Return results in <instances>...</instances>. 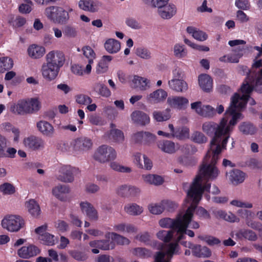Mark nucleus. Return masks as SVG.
Listing matches in <instances>:
<instances>
[{"mask_svg":"<svg viewBox=\"0 0 262 262\" xmlns=\"http://www.w3.org/2000/svg\"><path fill=\"white\" fill-rule=\"evenodd\" d=\"M237 95L232 99L231 105L226 110L224 117L219 124L214 122H206L202 125V130L208 136L214 137L210 143V152L216 153L222 152V150L226 148V145L234 126L239 120L242 118V115L239 113L241 105L237 107ZM244 101L242 100L240 104H244Z\"/></svg>","mask_w":262,"mask_h":262,"instance_id":"obj_1","label":"nucleus"},{"mask_svg":"<svg viewBox=\"0 0 262 262\" xmlns=\"http://www.w3.org/2000/svg\"><path fill=\"white\" fill-rule=\"evenodd\" d=\"M221 152L216 153V158L214 159L215 158V153L210 152V150H208L199 172L187 191V200L198 204L202 198L203 192L207 190L210 187V184L208 183V181L215 180L217 178L220 171L216 167L215 164L220 158Z\"/></svg>","mask_w":262,"mask_h":262,"instance_id":"obj_2","label":"nucleus"},{"mask_svg":"<svg viewBox=\"0 0 262 262\" xmlns=\"http://www.w3.org/2000/svg\"><path fill=\"white\" fill-rule=\"evenodd\" d=\"M177 230H162L157 233V238L164 243L156 241L154 246L160 250L155 256V262H170L174 255L180 253V247L176 238Z\"/></svg>","mask_w":262,"mask_h":262,"instance_id":"obj_3","label":"nucleus"},{"mask_svg":"<svg viewBox=\"0 0 262 262\" xmlns=\"http://www.w3.org/2000/svg\"><path fill=\"white\" fill-rule=\"evenodd\" d=\"M258 62V59H256V60L253 64L249 75L243 82L240 91L238 93H235L231 98L230 104H231L232 98L235 95H237L236 98L238 100L236 103L237 107L238 105H240L242 100L244 101V104L241 105V110L238 112L242 115V118H243V116L241 112L245 108L246 103L248 102L251 105L255 104V100L249 97V95L252 91L254 89L259 93H262V72L261 71H258L257 69H259V68L255 65ZM259 69H260V68Z\"/></svg>","mask_w":262,"mask_h":262,"instance_id":"obj_4","label":"nucleus"},{"mask_svg":"<svg viewBox=\"0 0 262 262\" xmlns=\"http://www.w3.org/2000/svg\"><path fill=\"white\" fill-rule=\"evenodd\" d=\"M186 204H188L189 206L188 207L185 212L183 214V219L182 220L178 229L177 233H176V238L177 241H179V243L185 238V234L188 235L191 237L194 236V232L191 230H187V228L193 216V213L198 204L193 203L192 201L187 200V199H186L184 205H186Z\"/></svg>","mask_w":262,"mask_h":262,"instance_id":"obj_5","label":"nucleus"},{"mask_svg":"<svg viewBox=\"0 0 262 262\" xmlns=\"http://www.w3.org/2000/svg\"><path fill=\"white\" fill-rule=\"evenodd\" d=\"M1 226L8 232H17L24 227L25 221L20 215L8 214L2 220Z\"/></svg>","mask_w":262,"mask_h":262,"instance_id":"obj_6","label":"nucleus"},{"mask_svg":"<svg viewBox=\"0 0 262 262\" xmlns=\"http://www.w3.org/2000/svg\"><path fill=\"white\" fill-rule=\"evenodd\" d=\"M117 152L114 148L107 145L99 146L95 151L93 158L100 163H104L115 160Z\"/></svg>","mask_w":262,"mask_h":262,"instance_id":"obj_7","label":"nucleus"},{"mask_svg":"<svg viewBox=\"0 0 262 262\" xmlns=\"http://www.w3.org/2000/svg\"><path fill=\"white\" fill-rule=\"evenodd\" d=\"M93 145V141L90 138L80 137L70 142L69 151L75 153H83L91 150Z\"/></svg>","mask_w":262,"mask_h":262,"instance_id":"obj_8","label":"nucleus"},{"mask_svg":"<svg viewBox=\"0 0 262 262\" xmlns=\"http://www.w3.org/2000/svg\"><path fill=\"white\" fill-rule=\"evenodd\" d=\"M23 145L27 150L33 151L42 150L45 147V142L43 140L32 135L25 137L23 139Z\"/></svg>","mask_w":262,"mask_h":262,"instance_id":"obj_9","label":"nucleus"},{"mask_svg":"<svg viewBox=\"0 0 262 262\" xmlns=\"http://www.w3.org/2000/svg\"><path fill=\"white\" fill-rule=\"evenodd\" d=\"M46 63L54 66L59 69L65 62V56L63 52L59 50L49 52L46 55Z\"/></svg>","mask_w":262,"mask_h":262,"instance_id":"obj_10","label":"nucleus"},{"mask_svg":"<svg viewBox=\"0 0 262 262\" xmlns=\"http://www.w3.org/2000/svg\"><path fill=\"white\" fill-rule=\"evenodd\" d=\"M181 244L184 247L191 249L193 254L196 257L208 258L211 255V250L206 246L194 245L192 243L188 242H183Z\"/></svg>","mask_w":262,"mask_h":262,"instance_id":"obj_11","label":"nucleus"},{"mask_svg":"<svg viewBox=\"0 0 262 262\" xmlns=\"http://www.w3.org/2000/svg\"><path fill=\"white\" fill-rule=\"evenodd\" d=\"M167 104L172 108L184 110L188 106L189 100L183 96H172L168 97Z\"/></svg>","mask_w":262,"mask_h":262,"instance_id":"obj_12","label":"nucleus"},{"mask_svg":"<svg viewBox=\"0 0 262 262\" xmlns=\"http://www.w3.org/2000/svg\"><path fill=\"white\" fill-rule=\"evenodd\" d=\"M39 249L33 244H28L20 248L17 251V255L23 259H29L38 254Z\"/></svg>","mask_w":262,"mask_h":262,"instance_id":"obj_13","label":"nucleus"},{"mask_svg":"<svg viewBox=\"0 0 262 262\" xmlns=\"http://www.w3.org/2000/svg\"><path fill=\"white\" fill-rule=\"evenodd\" d=\"M59 71V69L45 62L42 64L40 69L42 77L47 81L55 80L57 77Z\"/></svg>","mask_w":262,"mask_h":262,"instance_id":"obj_14","label":"nucleus"},{"mask_svg":"<svg viewBox=\"0 0 262 262\" xmlns=\"http://www.w3.org/2000/svg\"><path fill=\"white\" fill-rule=\"evenodd\" d=\"M183 212H180L175 219L164 218L159 222V225L164 228H171V230H178L182 220L183 217Z\"/></svg>","mask_w":262,"mask_h":262,"instance_id":"obj_15","label":"nucleus"},{"mask_svg":"<svg viewBox=\"0 0 262 262\" xmlns=\"http://www.w3.org/2000/svg\"><path fill=\"white\" fill-rule=\"evenodd\" d=\"M158 15L163 19H168L173 17L177 13L175 5L169 2H166L163 6L157 9Z\"/></svg>","mask_w":262,"mask_h":262,"instance_id":"obj_16","label":"nucleus"},{"mask_svg":"<svg viewBox=\"0 0 262 262\" xmlns=\"http://www.w3.org/2000/svg\"><path fill=\"white\" fill-rule=\"evenodd\" d=\"M133 162L138 167L140 168L150 170L152 167L151 161L146 156L139 152L134 154Z\"/></svg>","mask_w":262,"mask_h":262,"instance_id":"obj_17","label":"nucleus"},{"mask_svg":"<svg viewBox=\"0 0 262 262\" xmlns=\"http://www.w3.org/2000/svg\"><path fill=\"white\" fill-rule=\"evenodd\" d=\"M167 96L168 94L166 91L160 89L147 95L146 99L150 103H159L163 102L166 99Z\"/></svg>","mask_w":262,"mask_h":262,"instance_id":"obj_18","label":"nucleus"},{"mask_svg":"<svg viewBox=\"0 0 262 262\" xmlns=\"http://www.w3.org/2000/svg\"><path fill=\"white\" fill-rule=\"evenodd\" d=\"M101 6L102 3L98 1L80 0L78 3L80 9L92 13L98 11Z\"/></svg>","mask_w":262,"mask_h":262,"instance_id":"obj_19","label":"nucleus"},{"mask_svg":"<svg viewBox=\"0 0 262 262\" xmlns=\"http://www.w3.org/2000/svg\"><path fill=\"white\" fill-rule=\"evenodd\" d=\"M89 245L90 247L94 248L92 250V251L95 254H97L99 252L97 248L104 250H108L115 248V244L113 242H110L109 241L106 240L93 241L89 243Z\"/></svg>","mask_w":262,"mask_h":262,"instance_id":"obj_20","label":"nucleus"},{"mask_svg":"<svg viewBox=\"0 0 262 262\" xmlns=\"http://www.w3.org/2000/svg\"><path fill=\"white\" fill-rule=\"evenodd\" d=\"M80 207L83 213L85 214L90 220L96 221L98 219L97 210L93 205L87 201L81 202Z\"/></svg>","mask_w":262,"mask_h":262,"instance_id":"obj_21","label":"nucleus"},{"mask_svg":"<svg viewBox=\"0 0 262 262\" xmlns=\"http://www.w3.org/2000/svg\"><path fill=\"white\" fill-rule=\"evenodd\" d=\"M70 191V188L66 185L59 184L54 186L52 189V194L61 201H67L68 200L67 194Z\"/></svg>","mask_w":262,"mask_h":262,"instance_id":"obj_22","label":"nucleus"},{"mask_svg":"<svg viewBox=\"0 0 262 262\" xmlns=\"http://www.w3.org/2000/svg\"><path fill=\"white\" fill-rule=\"evenodd\" d=\"M38 130L44 136L52 138L55 134L53 126L47 121L41 120L36 123Z\"/></svg>","mask_w":262,"mask_h":262,"instance_id":"obj_23","label":"nucleus"},{"mask_svg":"<svg viewBox=\"0 0 262 262\" xmlns=\"http://www.w3.org/2000/svg\"><path fill=\"white\" fill-rule=\"evenodd\" d=\"M73 11V8L70 6L58 7L56 24L61 25L67 24L70 19V13Z\"/></svg>","mask_w":262,"mask_h":262,"instance_id":"obj_24","label":"nucleus"},{"mask_svg":"<svg viewBox=\"0 0 262 262\" xmlns=\"http://www.w3.org/2000/svg\"><path fill=\"white\" fill-rule=\"evenodd\" d=\"M226 178L234 185L243 183L245 178L246 174L238 169H233L226 173Z\"/></svg>","mask_w":262,"mask_h":262,"instance_id":"obj_25","label":"nucleus"},{"mask_svg":"<svg viewBox=\"0 0 262 262\" xmlns=\"http://www.w3.org/2000/svg\"><path fill=\"white\" fill-rule=\"evenodd\" d=\"M77 171V169L70 165L62 166L60 169V172L62 176L60 180L66 183H70L74 181V174Z\"/></svg>","mask_w":262,"mask_h":262,"instance_id":"obj_26","label":"nucleus"},{"mask_svg":"<svg viewBox=\"0 0 262 262\" xmlns=\"http://www.w3.org/2000/svg\"><path fill=\"white\" fill-rule=\"evenodd\" d=\"M27 53L31 58L38 59L44 56L46 53V49L42 46L32 44L28 48Z\"/></svg>","mask_w":262,"mask_h":262,"instance_id":"obj_27","label":"nucleus"},{"mask_svg":"<svg viewBox=\"0 0 262 262\" xmlns=\"http://www.w3.org/2000/svg\"><path fill=\"white\" fill-rule=\"evenodd\" d=\"M11 111L15 114L24 115L30 114L27 99L19 100L11 107Z\"/></svg>","mask_w":262,"mask_h":262,"instance_id":"obj_28","label":"nucleus"},{"mask_svg":"<svg viewBox=\"0 0 262 262\" xmlns=\"http://www.w3.org/2000/svg\"><path fill=\"white\" fill-rule=\"evenodd\" d=\"M130 117L133 122L140 125H145L150 122L149 116L142 111H135L132 113Z\"/></svg>","mask_w":262,"mask_h":262,"instance_id":"obj_29","label":"nucleus"},{"mask_svg":"<svg viewBox=\"0 0 262 262\" xmlns=\"http://www.w3.org/2000/svg\"><path fill=\"white\" fill-rule=\"evenodd\" d=\"M104 138L106 140L117 143H122L124 140V135L121 130L112 128L109 132L104 134Z\"/></svg>","mask_w":262,"mask_h":262,"instance_id":"obj_30","label":"nucleus"},{"mask_svg":"<svg viewBox=\"0 0 262 262\" xmlns=\"http://www.w3.org/2000/svg\"><path fill=\"white\" fill-rule=\"evenodd\" d=\"M158 146L162 151L169 154L175 153L179 149V145L169 140H164L159 142Z\"/></svg>","mask_w":262,"mask_h":262,"instance_id":"obj_31","label":"nucleus"},{"mask_svg":"<svg viewBox=\"0 0 262 262\" xmlns=\"http://www.w3.org/2000/svg\"><path fill=\"white\" fill-rule=\"evenodd\" d=\"M199 84L203 91L209 92L213 88V80L207 74H201L199 76Z\"/></svg>","mask_w":262,"mask_h":262,"instance_id":"obj_32","label":"nucleus"},{"mask_svg":"<svg viewBox=\"0 0 262 262\" xmlns=\"http://www.w3.org/2000/svg\"><path fill=\"white\" fill-rule=\"evenodd\" d=\"M114 229L116 231L126 233L128 234H135L138 231V228L135 225L124 223L115 225Z\"/></svg>","mask_w":262,"mask_h":262,"instance_id":"obj_33","label":"nucleus"},{"mask_svg":"<svg viewBox=\"0 0 262 262\" xmlns=\"http://www.w3.org/2000/svg\"><path fill=\"white\" fill-rule=\"evenodd\" d=\"M170 89L177 92H184L187 90V83L182 79H171L168 82Z\"/></svg>","mask_w":262,"mask_h":262,"instance_id":"obj_34","label":"nucleus"},{"mask_svg":"<svg viewBox=\"0 0 262 262\" xmlns=\"http://www.w3.org/2000/svg\"><path fill=\"white\" fill-rule=\"evenodd\" d=\"M105 50L110 54L118 53L121 49L120 42L113 38L107 39L104 44Z\"/></svg>","mask_w":262,"mask_h":262,"instance_id":"obj_35","label":"nucleus"},{"mask_svg":"<svg viewBox=\"0 0 262 262\" xmlns=\"http://www.w3.org/2000/svg\"><path fill=\"white\" fill-rule=\"evenodd\" d=\"M30 114L38 112L41 108L42 104L39 97L26 98Z\"/></svg>","mask_w":262,"mask_h":262,"instance_id":"obj_36","label":"nucleus"},{"mask_svg":"<svg viewBox=\"0 0 262 262\" xmlns=\"http://www.w3.org/2000/svg\"><path fill=\"white\" fill-rule=\"evenodd\" d=\"M171 110L167 108L163 111H155L152 113V117L157 122H164L169 120L171 117Z\"/></svg>","mask_w":262,"mask_h":262,"instance_id":"obj_37","label":"nucleus"},{"mask_svg":"<svg viewBox=\"0 0 262 262\" xmlns=\"http://www.w3.org/2000/svg\"><path fill=\"white\" fill-rule=\"evenodd\" d=\"M25 205L29 213L34 217H37L40 215V207L34 200L32 199L27 201Z\"/></svg>","mask_w":262,"mask_h":262,"instance_id":"obj_38","label":"nucleus"},{"mask_svg":"<svg viewBox=\"0 0 262 262\" xmlns=\"http://www.w3.org/2000/svg\"><path fill=\"white\" fill-rule=\"evenodd\" d=\"M132 82L141 90H146L150 87V81L147 78L135 75L132 79Z\"/></svg>","mask_w":262,"mask_h":262,"instance_id":"obj_39","label":"nucleus"},{"mask_svg":"<svg viewBox=\"0 0 262 262\" xmlns=\"http://www.w3.org/2000/svg\"><path fill=\"white\" fill-rule=\"evenodd\" d=\"M113 57L111 56H103L97 66L96 69L97 73L98 74L105 73L108 70L109 63L111 61Z\"/></svg>","mask_w":262,"mask_h":262,"instance_id":"obj_40","label":"nucleus"},{"mask_svg":"<svg viewBox=\"0 0 262 262\" xmlns=\"http://www.w3.org/2000/svg\"><path fill=\"white\" fill-rule=\"evenodd\" d=\"M186 31L187 33L191 35L194 39L200 41L206 40L208 37L206 33L192 26L188 27Z\"/></svg>","mask_w":262,"mask_h":262,"instance_id":"obj_41","label":"nucleus"},{"mask_svg":"<svg viewBox=\"0 0 262 262\" xmlns=\"http://www.w3.org/2000/svg\"><path fill=\"white\" fill-rule=\"evenodd\" d=\"M235 235L239 239L244 238L252 241H255L257 238L256 234L252 230L249 229H241L236 232Z\"/></svg>","mask_w":262,"mask_h":262,"instance_id":"obj_42","label":"nucleus"},{"mask_svg":"<svg viewBox=\"0 0 262 262\" xmlns=\"http://www.w3.org/2000/svg\"><path fill=\"white\" fill-rule=\"evenodd\" d=\"M105 237L111 238L113 241L112 242H115L118 245H125L130 243V241L127 237L115 232H108L106 234ZM114 244H115V243Z\"/></svg>","mask_w":262,"mask_h":262,"instance_id":"obj_43","label":"nucleus"},{"mask_svg":"<svg viewBox=\"0 0 262 262\" xmlns=\"http://www.w3.org/2000/svg\"><path fill=\"white\" fill-rule=\"evenodd\" d=\"M124 210L126 213L131 215H139L143 211L142 206L136 203H129L124 206Z\"/></svg>","mask_w":262,"mask_h":262,"instance_id":"obj_44","label":"nucleus"},{"mask_svg":"<svg viewBox=\"0 0 262 262\" xmlns=\"http://www.w3.org/2000/svg\"><path fill=\"white\" fill-rule=\"evenodd\" d=\"M71 71L75 75L78 76H83L84 74H90L92 71V66L88 64L85 68L84 69L82 66L75 64L71 66Z\"/></svg>","mask_w":262,"mask_h":262,"instance_id":"obj_45","label":"nucleus"},{"mask_svg":"<svg viewBox=\"0 0 262 262\" xmlns=\"http://www.w3.org/2000/svg\"><path fill=\"white\" fill-rule=\"evenodd\" d=\"M215 214L216 217L223 219L229 222L233 223L239 222V219L231 212L226 213L223 210H218L215 212Z\"/></svg>","mask_w":262,"mask_h":262,"instance_id":"obj_46","label":"nucleus"},{"mask_svg":"<svg viewBox=\"0 0 262 262\" xmlns=\"http://www.w3.org/2000/svg\"><path fill=\"white\" fill-rule=\"evenodd\" d=\"M93 88L95 92L103 97H108L111 95V92L107 86L100 82L95 83Z\"/></svg>","mask_w":262,"mask_h":262,"instance_id":"obj_47","label":"nucleus"},{"mask_svg":"<svg viewBox=\"0 0 262 262\" xmlns=\"http://www.w3.org/2000/svg\"><path fill=\"white\" fill-rule=\"evenodd\" d=\"M239 130L245 135H253L257 130L256 127L249 122H243L238 126Z\"/></svg>","mask_w":262,"mask_h":262,"instance_id":"obj_48","label":"nucleus"},{"mask_svg":"<svg viewBox=\"0 0 262 262\" xmlns=\"http://www.w3.org/2000/svg\"><path fill=\"white\" fill-rule=\"evenodd\" d=\"M14 63L13 60L9 57L0 58V72L3 73L6 70L12 69Z\"/></svg>","mask_w":262,"mask_h":262,"instance_id":"obj_49","label":"nucleus"},{"mask_svg":"<svg viewBox=\"0 0 262 262\" xmlns=\"http://www.w3.org/2000/svg\"><path fill=\"white\" fill-rule=\"evenodd\" d=\"M173 54L178 58H183L187 56V51L185 46L180 43L174 45L173 49Z\"/></svg>","mask_w":262,"mask_h":262,"instance_id":"obj_50","label":"nucleus"},{"mask_svg":"<svg viewBox=\"0 0 262 262\" xmlns=\"http://www.w3.org/2000/svg\"><path fill=\"white\" fill-rule=\"evenodd\" d=\"M82 51L83 55L88 60V64L91 66L96 58V54L94 51L89 46H84L82 48Z\"/></svg>","mask_w":262,"mask_h":262,"instance_id":"obj_51","label":"nucleus"},{"mask_svg":"<svg viewBox=\"0 0 262 262\" xmlns=\"http://www.w3.org/2000/svg\"><path fill=\"white\" fill-rule=\"evenodd\" d=\"M39 239L43 244L51 246L55 245L57 242V237L48 232L40 236Z\"/></svg>","mask_w":262,"mask_h":262,"instance_id":"obj_52","label":"nucleus"},{"mask_svg":"<svg viewBox=\"0 0 262 262\" xmlns=\"http://www.w3.org/2000/svg\"><path fill=\"white\" fill-rule=\"evenodd\" d=\"M149 211L153 214H161L164 210L163 201L159 203H151L148 206Z\"/></svg>","mask_w":262,"mask_h":262,"instance_id":"obj_53","label":"nucleus"},{"mask_svg":"<svg viewBox=\"0 0 262 262\" xmlns=\"http://www.w3.org/2000/svg\"><path fill=\"white\" fill-rule=\"evenodd\" d=\"M58 9V6H50L47 7L45 11V14L47 17L55 24L57 16Z\"/></svg>","mask_w":262,"mask_h":262,"instance_id":"obj_54","label":"nucleus"},{"mask_svg":"<svg viewBox=\"0 0 262 262\" xmlns=\"http://www.w3.org/2000/svg\"><path fill=\"white\" fill-rule=\"evenodd\" d=\"M242 54L238 53L237 54H232L224 55L219 58V60L224 62L237 63L239 59L242 57Z\"/></svg>","mask_w":262,"mask_h":262,"instance_id":"obj_55","label":"nucleus"},{"mask_svg":"<svg viewBox=\"0 0 262 262\" xmlns=\"http://www.w3.org/2000/svg\"><path fill=\"white\" fill-rule=\"evenodd\" d=\"M198 238L201 241L205 242L207 244L210 246L217 245L221 243V241L217 238L208 235H200Z\"/></svg>","mask_w":262,"mask_h":262,"instance_id":"obj_56","label":"nucleus"},{"mask_svg":"<svg viewBox=\"0 0 262 262\" xmlns=\"http://www.w3.org/2000/svg\"><path fill=\"white\" fill-rule=\"evenodd\" d=\"M174 138L180 140L188 139L189 137V129L186 126H182L177 129V133L173 134Z\"/></svg>","mask_w":262,"mask_h":262,"instance_id":"obj_57","label":"nucleus"},{"mask_svg":"<svg viewBox=\"0 0 262 262\" xmlns=\"http://www.w3.org/2000/svg\"><path fill=\"white\" fill-rule=\"evenodd\" d=\"M110 166L113 170L118 172L129 173L132 171L131 168L121 165L115 161L110 162Z\"/></svg>","mask_w":262,"mask_h":262,"instance_id":"obj_58","label":"nucleus"},{"mask_svg":"<svg viewBox=\"0 0 262 262\" xmlns=\"http://www.w3.org/2000/svg\"><path fill=\"white\" fill-rule=\"evenodd\" d=\"M9 23L11 24L14 28H19L23 26L26 23L25 18L21 16H17L14 18L13 15L10 16Z\"/></svg>","mask_w":262,"mask_h":262,"instance_id":"obj_59","label":"nucleus"},{"mask_svg":"<svg viewBox=\"0 0 262 262\" xmlns=\"http://www.w3.org/2000/svg\"><path fill=\"white\" fill-rule=\"evenodd\" d=\"M142 1L147 6L158 9L166 2H169V0H142Z\"/></svg>","mask_w":262,"mask_h":262,"instance_id":"obj_60","label":"nucleus"},{"mask_svg":"<svg viewBox=\"0 0 262 262\" xmlns=\"http://www.w3.org/2000/svg\"><path fill=\"white\" fill-rule=\"evenodd\" d=\"M33 3L31 1L25 0L19 6V11L23 14L29 13L32 10Z\"/></svg>","mask_w":262,"mask_h":262,"instance_id":"obj_61","label":"nucleus"},{"mask_svg":"<svg viewBox=\"0 0 262 262\" xmlns=\"http://www.w3.org/2000/svg\"><path fill=\"white\" fill-rule=\"evenodd\" d=\"M230 205L239 208H251L253 204L249 202L243 201L241 200L235 199L230 202Z\"/></svg>","mask_w":262,"mask_h":262,"instance_id":"obj_62","label":"nucleus"},{"mask_svg":"<svg viewBox=\"0 0 262 262\" xmlns=\"http://www.w3.org/2000/svg\"><path fill=\"white\" fill-rule=\"evenodd\" d=\"M215 115V110L210 105H203L201 116L205 117H212Z\"/></svg>","mask_w":262,"mask_h":262,"instance_id":"obj_63","label":"nucleus"},{"mask_svg":"<svg viewBox=\"0 0 262 262\" xmlns=\"http://www.w3.org/2000/svg\"><path fill=\"white\" fill-rule=\"evenodd\" d=\"M191 139L198 143H204L207 141V138L202 133L198 131L192 134Z\"/></svg>","mask_w":262,"mask_h":262,"instance_id":"obj_64","label":"nucleus"}]
</instances>
